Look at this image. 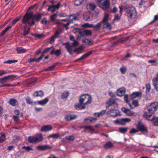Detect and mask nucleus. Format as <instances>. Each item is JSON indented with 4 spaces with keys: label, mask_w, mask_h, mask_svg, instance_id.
<instances>
[{
    "label": "nucleus",
    "mask_w": 158,
    "mask_h": 158,
    "mask_svg": "<svg viewBox=\"0 0 158 158\" xmlns=\"http://www.w3.org/2000/svg\"><path fill=\"white\" fill-rule=\"evenodd\" d=\"M106 104L108 105V106L106 107V109L110 110L106 113V114L107 116L115 117L121 115L118 110L116 109H113V107L115 108L118 106V104L114 99L112 98H109L107 101Z\"/></svg>",
    "instance_id": "1"
},
{
    "label": "nucleus",
    "mask_w": 158,
    "mask_h": 158,
    "mask_svg": "<svg viewBox=\"0 0 158 158\" xmlns=\"http://www.w3.org/2000/svg\"><path fill=\"white\" fill-rule=\"evenodd\" d=\"M42 15V14H38L36 15H34L32 12L26 13L23 17L22 20V23L24 24L27 23L31 26L35 24L33 19H35L36 20L38 21L41 18Z\"/></svg>",
    "instance_id": "2"
},
{
    "label": "nucleus",
    "mask_w": 158,
    "mask_h": 158,
    "mask_svg": "<svg viewBox=\"0 0 158 158\" xmlns=\"http://www.w3.org/2000/svg\"><path fill=\"white\" fill-rule=\"evenodd\" d=\"M158 107V102H156L151 103L148 107V111L145 112L143 114V117L148 120L152 116Z\"/></svg>",
    "instance_id": "3"
},
{
    "label": "nucleus",
    "mask_w": 158,
    "mask_h": 158,
    "mask_svg": "<svg viewBox=\"0 0 158 158\" xmlns=\"http://www.w3.org/2000/svg\"><path fill=\"white\" fill-rule=\"evenodd\" d=\"M43 140L42 135L40 134H37L32 136H30L27 140L30 143H37L42 141Z\"/></svg>",
    "instance_id": "4"
},
{
    "label": "nucleus",
    "mask_w": 158,
    "mask_h": 158,
    "mask_svg": "<svg viewBox=\"0 0 158 158\" xmlns=\"http://www.w3.org/2000/svg\"><path fill=\"white\" fill-rule=\"evenodd\" d=\"M92 98L88 94H84L80 97L79 102L83 104L84 105H86L91 103L92 102Z\"/></svg>",
    "instance_id": "5"
},
{
    "label": "nucleus",
    "mask_w": 158,
    "mask_h": 158,
    "mask_svg": "<svg viewBox=\"0 0 158 158\" xmlns=\"http://www.w3.org/2000/svg\"><path fill=\"white\" fill-rule=\"evenodd\" d=\"M126 15L130 19L135 18L137 15L136 10L134 7H132L126 9Z\"/></svg>",
    "instance_id": "6"
},
{
    "label": "nucleus",
    "mask_w": 158,
    "mask_h": 158,
    "mask_svg": "<svg viewBox=\"0 0 158 158\" xmlns=\"http://www.w3.org/2000/svg\"><path fill=\"white\" fill-rule=\"evenodd\" d=\"M97 1L100 7L104 10H107L109 8L110 5L109 0H97Z\"/></svg>",
    "instance_id": "7"
},
{
    "label": "nucleus",
    "mask_w": 158,
    "mask_h": 158,
    "mask_svg": "<svg viewBox=\"0 0 158 158\" xmlns=\"http://www.w3.org/2000/svg\"><path fill=\"white\" fill-rule=\"evenodd\" d=\"M16 77L14 75L4 77L3 78H0V83L2 84H4L10 81H12Z\"/></svg>",
    "instance_id": "8"
},
{
    "label": "nucleus",
    "mask_w": 158,
    "mask_h": 158,
    "mask_svg": "<svg viewBox=\"0 0 158 158\" xmlns=\"http://www.w3.org/2000/svg\"><path fill=\"white\" fill-rule=\"evenodd\" d=\"M79 35L81 37L85 38L91 36L92 33V31L90 30L81 29V31L79 32Z\"/></svg>",
    "instance_id": "9"
},
{
    "label": "nucleus",
    "mask_w": 158,
    "mask_h": 158,
    "mask_svg": "<svg viewBox=\"0 0 158 158\" xmlns=\"http://www.w3.org/2000/svg\"><path fill=\"white\" fill-rule=\"evenodd\" d=\"M93 14L89 11L85 12L83 15L84 19L87 21L92 20L93 19Z\"/></svg>",
    "instance_id": "10"
},
{
    "label": "nucleus",
    "mask_w": 158,
    "mask_h": 158,
    "mask_svg": "<svg viewBox=\"0 0 158 158\" xmlns=\"http://www.w3.org/2000/svg\"><path fill=\"white\" fill-rule=\"evenodd\" d=\"M63 45L65 46V48L70 55H73V54L72 46L70 45L69 43L67 42L64 43Z\"/></svg>",
    "instance_id": "11"
},
{
    "label": "nucleus",
    "mask_w": 158,
    "mask_h": 158,
    "mask_svg": "<svg viewBox=\"0 0 158 158\" xmlns=\"http://www.w3.org/2000/svg\"><path fill=\"white\" fill-rule=\"evenodd\" d=\"M60 4L58 2L56 5H53L49 6L48 10L51 12H54L56 11V9H58L60 7Z\"/></svg>",
    "instance_id": "12"
},
{
    "label": "nucleus",
    "mask_w": 158,
    "mask_h": 158,
    "mask_svg": "<svg viewBox=\"0 0 158 158\" xmlns=\"http://www.w3.org/2000/svg\"><path fill=\"white\" fill-rule=\"evenodd\" d=\"M136 127L138 129L139 131H140L142 133H144L147 131V128L144 127L143 125L138 124L136 125Z\"/></svg>",
    "instance_id": "13"
},
{
    "label": "nucleus",
    "mask_w": 158,
    "mask_h": 158,
    "mask_svg": "<svg viewBox=\"0 0 158 158\" xmlns=\"http://www.w3.org/2000/svg\"><path fill=\"white\" fill-rule=\"evenodd\" d=\"M52 147L48 145H39L37 148L40 151H44L52 148Z\"/></svg>",
    "instance_id": "14"
},
{
    "label": "nucleus",
    "mask_w": 158,
    "mask_h": 158,
    "mask_svg": "<svg viewBox=\"0 0 158 158\" xmlns=\"http://www.w3.org/2000/svg\"><path fill=\"white\" fill-rule=\"evenodd\" d=\"M69 95V93L66 91H65L61 93V98L64 100H66L68 98Z\"/></svg>",
    "instance_id": "15"
},
{
    "label": "nucleus",
    "mask_w": 158,
    "mask_h": 158,
    "mask_svg": "<svg viewBox=\"0 0 158 158\" xmlns=\"http://www.w3.org/2000/svg\"><path fill=\"white\" fill-rule=\"evenodd\" d=\"M52 129V127L50 125H46L42 127L41 131L42 132H48Z\"/></svg>",
    "instance_id": "16"
},
{
    "label": "nucleus",
    "mask_w": 158,
    "mask_h": 158,
    "mask_svg": "<svg viewBox=\"0 0 158 158\" xmlns=\"http://www.w3.org/2000/svg\"><path fill=\"white\" fill-rule=\"evenodd\" d=\"M82 42L83 43L85 44V45H89L93 44V40H90L89 39L85 38L83 39Z\"/></svg>",
    "instance_id": "17"
},
{
    "label": "nucleus",
    "mask_w": 158,
    "mask_h": 158,
    "mask_svg": "<svg viewBox=\"0 0 158 158\" xmlns=\"http://www.w3.org/2000/svg\"><path fill=\"white\" fill-rule=\"evenodd\" d=\"M131 120V119L128 118L120 119V124L122 125H125L126 123L130 122Z\"/></svg>",
    "instance_id": "18"
},
{
    "label": "nucleus",
    "mask_w": 158,
    "mask_h": 158,
    "mask_svg": "<svg viewBox=\"0 0 158 158\" xmlns=\"http://www.w3.org/2000/svg\"><path fill=\"white\" fill-rule=\"evenodd\" d=\"M141 95L142 93L141 92H135L133 93L130 96L131 98L133 99V98L138 97H141Z\"/></svg>",
    "instance_id": "19"
},
{
    "label": "nucleus",
    "mask_w": 158,
    "mask_h": 158,
    "mask_svg": "<svg viewBox=\"0 0 158 158\" xmlns=\"http://www.w3.org/2000/svg\"><path fill=\"white\" fill-rule=\"evenodd\" d=\"M101 24L102 22L98 23L95 26H94L93 24V27H92V28H94L93 30L95 31L99 30L101 29Z\"/></svg>",
    "instance_id": "20"
},
{
    "label": "nucleus",
    "mask_w": 158,
    "mask_h": 158,
    "mask_svg": "<svg viewBox=\"0 0 158 158\" xmlns=\"http://www.w3.org/2000/svg\"><path fill=\"white\" fill-rule=\"evenodd\" d=\"M61 54L60 49L55 50V49H53L50 52V54L51 55L55 54L57 56H59Z\"/></svg>",
    "instance_id": "21"
},
{
    "label": "nucleus",
    "mask_w": 158,
    "mask_h": 158,
    "mask_svg": "<svg viewBox=\"0 0 158 158\" xmlns=\"http://www.w3.org/2000/svg\"><path fill=\"white\" fill-rule=\"evenodd\" d=\"M132 105L131 103H129L128 105L131 109H133L135 107L139 105L138 102L137 100H133L132 102Z\"/></svg>",
    "instance_id": "22"
},
{
    "label": "nucleus",
    "mask_w": 158,
    "mask_h": 158,
    "mask_svg": "<svg viewBox=\"0 0 158 158\" xmlns=\"http://www.w3.org/2000/svg\"><path fill=\"white\" fill-rule=\"evenodd\" d=\"M85 105H84L83 104L79 103L75 105L76 109L78 110H81L85 108Z\"/></svg>",
    "instance_id": "23"
},
{
    "label": "nucleus",
    "mask_w": 158,
    "mask_h": 158,
    "mask_svg": "<svg viewBox=\"0 0 158 158\" xmlns=\"http://www.w3.org/2000/svg\"><path fill=\"white\" fill-rule=\"evenodd\" d=\"M9 104L10 105L13 106H16L18 105V102L17 101L16 99H10L9 101Z\"/></svg>",
    "instance_id": "24"
},
{
    "label": "nucleus",
    "mask_w": 158,
    "mask_h": 158,
    "mask_svg": "<svg viewBox=\"0 0 158 158\" xmlns=\"http://www.w3.org/2000/svg\"><path fill=\"white\" fill-rule=\"evenodd\" d=\"M103 28L107 30H110L112 29V27L111 24L109 23H106L104 24L103 26Z\"/></svg>",
    "instance_id": "25"
},
{
    "label": "nucleus",
    "mask_w": 158,
    "mask_h": 158,
    "mask_svg": "<svg viewBox=\"0 0 158 158\" xmlns=\"http://www.w3.org/2000/svg\"><path fill=\"white\" fill-rule=\"evenodd\" d=\"M76 116L75 115L69 114L66 115L65 117V119L67 120L70 121L75 119L76 118Z\"/></svg>",
    "instance_id": "26"
},
{
    "label": "nucleus",
    "mask_w": 158,
    "mask_h": 158,
    "mask_svg": "<svg viewBox=\"0 0 158 158\" xmlns=\"http://www.w3.org/2000/svg\"><path fill=\"white\" fill-rule=\"evenodd\" d=\"M34 96L35 97H43L44 95V93L43 91L40 90L39 91H35L33 94Z\"/></svg>",
    "instance_id": "27"
},
{
    "label": "nucleus",
    "mask_w": 158,
    "mask_h": 158,
    "mask_svg": "<svg viewBox=\"0 0 158 158\" xmlns=\"http://www.w3.org/2000/svg\"><path fill=\"white\" fill-rule=\"evenodd\" d=\"M122 110L129 116H131L133 114L131 112L129 109L125 107H123L122 108Z\"/></svg>",
    "instance_id": "28"
},
{
    "label": "nucleus",
    "mask_w": 158,
    "mask_h": 158,
    "mask_svg": "<svg viewBox=\"0 0 158 158\" xmlns=\"http://www.w3.org/2000/svg\"><path fill=\"white\" fill-rule=\"evenodd\" d=\"M70 18L73 17L72 18L70 19V22H68L66 24H64V25H65V26L66 27L68 26L69 25L70 22H72V21L73 20H76L77 19V17L76 16H74L73 15H70Z\"/></svg>",
    "instance_id": "29"
},
{
    "label": "nucleus",
    "mask_w": 158,
    "mask_h": 158,
    "mask_svg": "<svg viewBox=\"0 0 158 158\" xmlns=\"http://www.w3.org/2000/svg\"><path fill=\"white\" fill-rule=\"evenodd\" d=\"M96 7V6L94 3H89L87 5V8L91 10H94Z\"/></svg>",
    "instance_id": "30"
},
{
    "label": "nucleus",
    "mask_w": 158,
    "mask_h": 158,
    "mask_svg": "<svg viewBox=\"0 0 158 158\" xmlns=\"http://www.w3.org/2000/svg\"><path fill=\"white\" fill-rule=\"evenodd\" d=\"M49 101V99L48 98H46L45 99L39 101L37 102V103L40 105H43L47 103Z\"/></svg>",
    "instance_id": "31"
},
{
    "label": "nucleus",
    "mask_w": 158,
    "mask_h": 158,
    "mask_svg": "<svg viewBox=\"0 0 158 158\" xmlns=\"http://www.w3.org/2000/svg\"><path fill=\"white\" fill-rule=\"evenodd\" d=\"M125 93V89H119L118 90L117 94L119 96H122Z\"/></svg>",
    "instance_id": "32"
},
{
    "label": "nucleus",
    "mask_w": 158,
    "mask_h": 158,
    "mask_svg": "<svg viewBox=\"0 0 158 158\" xmlns=\"http://www.w3.org/2000/svg\"><path fill=\"white\" fill-rule=\"evenodd\" d=\"M149 120L152 121L154 125L156 126H158V117H154L153 116L151 119Z\"/></svg>",
    "instance_id": "33"
},
{
    "label": "nucleus",
    "mask_w": 158,
    "mask_h": 158,
    "mask_svg": "<svg viewBox=\"0 0 158 158\" xmlns=\"http://www.w3.org/2000/svg\"><path fill=\"white\" fill-rule=\"evenodd\" d=\"M57 64H58V63H56L54 64H53L52 65L50 66H49L48 67V68H45L44 69V71H47L51 70L55 68L56 67V66L57 65Z\"/></svg>",
    "instance_id": "34"
},
{
    "label": "nucleus",
    "mask_w": 158,
    "mask_h": 158,
    "mask_svg": "<svg viewBox=\"0 0 158 158\" xmlns=\"http://www.w3.org/2000/svg\"><path fill=\"white\" fill-rule=\"evenodd\" d=\"M153 85L157 91H158V81L156 79H152Z\"/></svg>",
    "instance_id": "35"
},
{
    "label": "nucleus",
    "mask_w": 158,
    "mask_h": 158,
    "mask_svg": "<svg viewBox=\"0 0 158 158\" xmlns=\"http://www.w3.org/2000/svg\"><path fill=\"white\" fill-rule=\"evenodd\" d=\"M60 137V135L58 133L56 134H52L48 136V138H52L54 139H57Z\"/></svg>",
    "instance_id": "36"
},
{
    "label": "nucleus",
    "mask_w": 158,
    "mask_h": 158,
    "mask_svg": "<svg viewBox=\"0 0 158 158\" xmlns=\"http://www.w3.org/2000/svg\"><path fill=\"white\" fill-rule=\"evenodd\" d=\"M113 146V144L110 142H109L105 145L104 147L105 149H109L112 147Z\"/></svg>",
    "instance_id": "37"
},
{
    "label": "nucleus",
    "mask_w": 158,
    "mask_h": 158,
    "mask_svg": "<svg viewBox=\"0 0 158 158\" xmlns=\"http://www.w3.org/2000/svg\"><path fill=\"white\" fill-rule=\"evenodd\" d=\"M84 0H73V2L75 6H78L80 5L84 1Z\"/></svg>",
    "instance_id": "38"
},
{
    "label": "nucleus",
    "mask_w": 158,
    "mask_h": 158,
    "mask_svg": "<svg viewBox=\"0 0 158 158\" xmlns=\"http://www.w3.org/2000/svg\"><path fill=\"white\" fill-rule=\"evenodd\" d=\"M92 53V51H90L86 53V54L83 55L80 57V59L81 60L84 59L87 57L89 56Z\"/></svg>",
    "instance_id": "39"
},
{
    "label": "nucleus",
    "mask_w": 158,
    "mask_h": 158,
    "mask_svg": "<svg viewBox=\"0 0 158 158\" xmlns=\"http://www.w3.org/2000/svg\"><path fill=\"white\" fill-rule=\"evenodd\" d=\"M62 29H58L56 30L55 33V37H57L58 36L62 33Z\"/></svg>",
    "instance_id": "40"
},
{
    "label": "nucleus",
    "mask_w": 158,
    "mask_h": 158,
    "mask_svg": "<svg viewBox=\"0 0 158 158\" xmlns=\"http://www.w3.org/2000/svg\"><path fill=\"white\" fill-rule=\"evenodd\" d=\"M82 27L83 28H92V27H93V24H89L88 23H85L82 25Z\"/></svg>",
    "instance_id": "41"
},
{
    "label": "nucleus",
    "mask_w": 158,
    "mask_h": 158,
    "mask_svg": "<svg viewBox=\"0 0 158 158\" xmlns=\"http://www.w3.org/2000/svg\"><path fill=\"white\" fill-rule=\"evenodd\" d=\"M17 50L19 53L25 52L27 51V50L21 47L17 48Z\"/></svg>",
    "instance_id": "42"
},
{
    "label": "nucleus",
    "mask_w": 158,
    "mask_h": 158,
    "mask_svg": "<svg viewBox=\"0 0 158 158\" xmlns=\"http://www.w3.org/2000/svg\"><path fill=\"white\" fill-rule=\"evenodd\" d=\"M30 29V27H28L27 29L24 28L23 30V35L24 36H26L29 33Z\"/></svg>",
    "instance_id": "43"
},
{
    "label": "nucleus",
    "mask_w": 158,
    "mask_h": 158,
    "mask_svg": "<svg viewBox=\"0 0 158 158\" xmlns=\"http://www.w3.org/2000/svg\"><path fill=\"white\" fill-rule=\"evenodd\" d=\"M5 139V134L3 133H0V143L3 142Z\"/></svg>",
    "instance_id": "44"
},
{
    "label": "nucleus",
    "mask_w": 158,
    "mask_h": 158,
    "mask_svg": "<svg viewBox=\"0 0 158 158\" xmlns=\"http://www.w3.org/2000/svg\"><path fill=\"white\" fill-rule=\"evenodd\" d=\"M128 128V127L122 128L121 127L119 128V131L122 133H125L127 131Z\"/></svg>",
    "instance_id": "45"
},
{
    "label": "nucleus",
    "mask_w": 158,
    "mask_h": 158,
    "mask_svg": "<svg viewBox=\"0 0 158 158\" xmlns=\"http://www.w3.org/2000/svg\"><path fill=\"white\" fill-rule=\"evenodd\" d=\"M108 16L109 15H106L105 16L102 21H101L100 22H102V23H103V24L105 23H107V21L108 20Z\"/></svg>",
    "instance_id": "46"
},
{
    "label": "nucleus",
    "mask_w": 158,
    "mask_h": 158,
    "mask_svg": "<svg viewBox=\"0 0 158 158\" xmlns=\"http://www.w3.org/2000/svg\"><path fill=\"white\" fill-rule=\"evenodd\" d=\"M65 138L67 140L69 141H73L75 139V137L74 135H72L69 136H66Z\"/></svg>",
    "instance_id": "47"
},
{
    "label": "nucleus",
    "mask_w": 158,
    "mask_h": 158,
    "mask_svg": "<svg viewBox=\"0 0 158 158\" xmlns=\"http://www.w3.org/2000/svg\"><path fill=\"white\" fill-rule=\"evenodd\" d=\"M57 15L56 14H55L53 15H51L50 16V19L51 22H54L55 19L56 18Z\"/></svg>",
    "instance_id": "48"
},
{
    "label": "nucleus",
    "mask_w": 158,
    "mask_h": 158,
    "mask_svg": "<svg viewBox=\"0 0 158 158\" xmlns=\"http://www.w3.org/2000/svg\"><path fill=\"white\" fill-rule=\"evenodd\" d=\"M82 47H80L78 48H76L74 50V52H77V54H79L81 53L82 51Z\"/></svg>",
    "instance_id": "49"
},
{
    "label": "nucleus",
    "mask_w": 158,
    "mask_h": 158,
    "mask_svg": "<svg viewBox=\"0 0 158 158\" xmlns=\"http://www.w3.org/2000/svg\"><path fill=\"white\" fill-rule=\"evenodd\" d=\"M26 100L28 104L32 105L33 103V102L32 101L31 99L28 97L26 98Z\"/></svg>",
    "instance_id": "50"
},
{
    "label": "nucleus",
    "mask_w": 158,
    "mask_h": 158,
    "mask_svg": "<svg viewBox=\"0 0 158 158\" xmlns=\"http://www.w3.org/2000/svg\"><path fill=\"white\" fill-rule=\"evenodd\" d=\"M32 35L34 36L36 38H38L40 39L41 38L44 36V35L42 34H39L36 33L33 34Z\"/></svg>",
    "instance_id": "51"
},
{
    "label": "nucleus",
    "mask_w": 158,
    "mask_h": 158,
    "mask_svg": "<svg viewBox=\"0 0 158 158\" xmlns=\"http://www.w3.org/2000/svg\"><path fill=\"white\" fill-rule=\"evenodd\" d=\"M94 119H96V118H91L90 117H88L85 119V121H87V122H92Z\"/></svg>",
    "instance_id": "52"
},
{
    "label": "nucleus",
    "mask_w": 158,
    "mask_h": 158,
    "mask_svg": "<svg viewBox=\"0 0 158 158\" xmlns=\"http://www.w3.org/2000/svg\"><path fill=\"white\" fill-rule=\"evenodd\" d=\"M146 93H148L150 92L151 89V86L149 84H147L146 85Z\"/></svg>",
    "instance_id": "53"
},
{
    "label": "nucleus",
    "mask_w": 158,
    "mask_h": 158,
    "mask_svg": "<svg viewBox=\"0 0 158 158\" xmlns=\"http://www.w3.org/2000/svg\"><path fill=\"white\" fill-rule=\"evenodd\" d=\"M106 112V110H102L99 113H96L95 115H97L98 117L100 116V115H102L104 114Z\"/></svg>",
    "instance_id": "54"
},
{
    "label": "nucleus",
    "mask_w": 158,
    "mask_h": 158,
    "mask_svg": "<svg viewBox=\"0 0 158 158\" xmlns=\"http://www.w3.org/2000/svg\"><path fill=\"white\" fill-rule=\"evenodd\" d=\"M17 61H18L17 60H8L7 61H6L4 62V64H12V63H14L17 62Z\"/></svg>",
    "instance_id": "55"
},
{
    "label": "nucleus",
    "mask_w": 158,
    "mask_h": 158,
    "mask_svg": "<svg viewBox=\"0 0 158 158\" xmlns=\"http://www.w3.org/2000/svg\"><path fill=\"white\" fill-rule=\"evenodd\" d=\"M139 132V130H138L136 129L135 128H132L130 132L129 133L130 134H133L134 133H135Z\"/></svg>",
    "instance_id": "56"
},
{
    "label": "nucleus",
    "mask_w": 158,
    "mask_h": 158,
    "mask_svg": "<svg viewBox=\"0 0 158 158\" xmlns=\"http://www.w3.org/2000/svg\"><path fill=\"white\" fill-rule=\"evenodd\" d=\"M81 29H79V28L77 27L73 29V31L74 33H76L77 32H78L79 34V32L81 31Z\"/></svg>",
    "instance_id": "57"
},
{
    "label": "nucleus",
    "mask_w": 158,
    "mask_h": 158,
    "mask_svg": "<svg viewBox=\"0 0 158 158\" xmlns=\"http://www.w3.org/2000/svg\"><path fill=\"white\" fill-rule=\"evenodd\" d=\"M73 42L72 43L73 47H76L78 46L79 43L76 40L73 41Z\"/></svg>",
    "instance_id": "58"
},
{
    "label": "nucleus",
    "mask_w": 158,
    "mask_h": 158,
    "mask_svg": "<svg viewBox=\"0 0 158 158\" xmlns=\"http://www.w3.org/2000/svg\"><path fill=\"white\" fill-rule=\"evenodd\" d=\"M120 72L121 73L123 74H124L125 73L126 71V68H125V67H121L120 68Z\"/></svg>",
    "instance_id": "59"
},
{
    "label": "nucleus",
    "mask_w": 158,
    "mask_h": 158,
    "mask_svg": "<svg viewBox=\"0 0 158 158\" xmlns=\"http://www.w3.org/2000/svg\"><path fill=\"white\" fill-rule=\"evenodd\" d=\"M23 149H26V150L28 151H29L30 150H32V149L30 147L27 146L25 147V146H23L22 147Z\"/></svg>",
    "instance_id": "60"
},
{
    "label": "nucleus",
    "mask_w": 158,
    "mask_h": 158,
    "mask_svg": "<svg viewBox=\"0 0 158 158\" xmlns=\"http://www.w3.org/2000/svg\"><path fill=\"white\" fill-rule=\"evenodd\" d=\"M16 86V85H11L8 84H4L2 85L1 87H9V86Z\"/></svg>",
    "instance_id": "61"
},
{
    "label": "nucleus",
    "mask_w": 158,
    "mask_h": 158,
    "mask_svg": "<svg viewBox=\"0 0 158 158\" xmlns=\"http://www.w3.org/2000/svg\"><path fill=\"white\" fill-rule=\"evenodd\" d=\"M158 20V15H155L154 16V19L150 22V24H152V23H154V22H155L157 20Z\"/></svg>",
    "instance_id": "62"
},
{
    "label": "nucleus",
    "mask_w": 158,
    "mask_h": 158,
    "mask_svg": "<svg viewBox=\"0 0 158 158\" xmlns=\"http://www.w3.org/2000/svg\"><path fill=\"white\" fill-rule=\"evenodd\" d=\"M20 17L16 18L12 22V25H14L20 19Z\"/></svg>",
    "instance_id": "63"
},
{
    "label": "nucleus",
    "mask_w": 158,
    "mask_h": 158,
    "mask_svg": "<svg viewBox=\"0 0 158 158\" xmlns=\"http://www.w3.org/2000/svg\"><path fill=\"white\" fill-rule=\"evenodd\" d=\"M130 98V99L131 98L130 96V97L128 96V95H125L124 97V100L126 101V102H128V98Z\"/></svg>",
    "instance_id": "64"
}]
</instances>
